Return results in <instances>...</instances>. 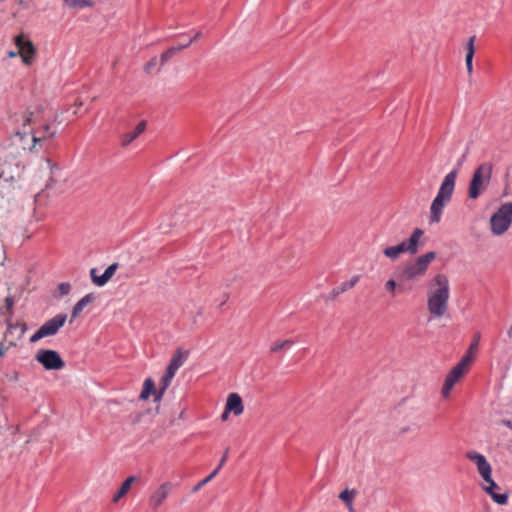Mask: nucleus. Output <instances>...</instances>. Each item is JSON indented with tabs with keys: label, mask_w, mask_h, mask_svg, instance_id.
<instances>
[{
	"label": "nucleus",
	"mask_w": 512,
	"mask_h": 512,
	"mask_svg": "<svg viewBox=\"0 0 512 512\" xmlns=\"http://www.w3.org/2000/svg\"><path fill=\"white\" fill-rule=\"evenodd\" d=\"M39 113H28L24 116L23 131H17L11 137L10 151L8 153L12 156L18 157L22 152L31 150L36 143L39 142L42 135L32 134L31 125H35L38 121Z\"/></svg>",
	"instance_id": "f257e3e1"
},
{
	"label": "nucleus",
	"mask_w": 512,
	"mask_h": 512,
	"mask_svg": "<svg viewBox=\"0 0 512 512\" xmlns=\"http://www.w3.org/2000/svg\"><path fill=\"white\" fill-rule=\"evenodd\" d=\"M457 178V171H450L443 179L436 197L430 207L429 222L439 223L443 214L444 207L450 202Z\"/></svg>",
	"instance_id": "f03ea898"
},
{
	"label": "nucleus",
	"mask_w": 512,
	"mask_h": 512,
	"mask_svg": "<svg viewBox=\"0 0 512 512\" xmlns=\"http://www.w3.org/2000/svg\"><path fill=\"white\" fill-rule=\"evenodd\" d=\"M492 164L484 162L474 171L468 186V197L477 199L489 186L492 176Z\"/></svg>",
	"instance_id": "7ed1b4c3"
},
{
	"label": "nucleus",
	"mask_w": 512,
	"mask_h": 512,
	"mask_svg": "<svg viewBox=\"0 0 512 512\" xmlns=\"http://www.w3.org/2000/svg\"><path fill=\"white\" fill-rule=\"evenodd\" d=\"M512 220V203L503 204L490 219L491 231L495 235L503 234Z\"/></svg>",
	"instance_id": "20e7f679"
},
{
	"label": "nucleus",
	"mask_w": 512,
	"mask_h": 512,
	"mask_svg": "<svg viewBox=\"0 0 512 512\" xmlns=\"http://www.w3.org/2000/svg\"><path fill=\"white\" fill-rule=\"evenodd\" d=\"M19 163L17 157L12 156L6 149L2 155H0V179H4L6 182H12L18 177Z\"/></svg>",
	"instance_id": "39448f33"
},
{
	"label": "nucleus",
	"mask_w": 512,
	"mask_h": 512,
	"mask_svg": "<svg viewBox=\"0 0 512 512\" xmlns=\"http://www.w3.org/2000/svg\"><path fill=\"white\" fill-rule=\"evenodd\" d=\"M35 358L46 370H61L65 367V362L55 350H39Z\"/></svg>",
	"instance_id": "423d86ee"
},
{
	"label": "nucleus",
	"mask_w": 512,
	"mask_h": 512,
	"mask_svg": "<svg viewBox=\"0 0 512 512\" xmlns=\"http://www.w3.org/2000/svg\"><path fill=\"white\" fill-rule=\"evenodd\" d=\"M15 45L18 48V54L26 65H30L35 56V47L33 43L19 34L15 37Z\"/></svg>",
	"instance_id": "0eeeda50"
},
{
	"label": "nucleus",
	"mask_w": 512,
	"mask_h": 512,
	"mask_svg": "<svg viewBox=\"0 0 512 512\" xmlns=\"http://www.w3.org/2000/svg\"><path fill=\"white\" fill-rule=\"evenodd\" d=\"M466 458L476 464L478 473L481 475L484 481L490 480L492 468L485 456L476 451H468L466 453Z\"/></svg>",
	"instance_id": "6e6552de"
},
{
	"label": "nucleus",
	"mask_w": 512,
	"mask_h": 512,
	"mask_svg": "<svg viewBox=\"0 0 512 512\" xmlns=\"http://www.w3.org/2000/svg\"><path fill=\"white\" fill-rule=\"evenodd\" d=\"M173 489V484L169 481L162 483L149 497V506L157 510L168 498Z\"/></svg>",
	"instance_id": "1a4fd4ad"
},
{
	"label": "nucleus",
	"mask_w": 512,
	"mask_h": 512,
	"mask_svg": "<svg viewBox=\"0 0 512 512\" xmlns=\"http://www.w3.org/2000/svg\"><path fill=\"white\" fill-rule=\"evenodd\" d=\"M429 297H449V281L445 275L435 276L431 282Z\"/></svg>",
	"instance_id": "9d476101"
},
{
	"label": "nucleus",
	"mask_w": 512,
	"mask_h": 512,
	"mask_svg": "<svg viewBox=\"0 0 512 512\" xmlns=\"http://www.w3.org/2000/svg\"><path fill=\"white\" fill-rule=\"evenodd\" d=\"M65 322H45L31 337L30 342L35 343L42 338L55 335Z\"/></svg>",
	"instance_id": "9b49d317"
},
{
	"label": "nucleus",
	"mask_w": 512,
	"mask_h": 512,
	"mask_svg": "<svg viewBox=\"0 0 512 512\" xmlns=\"http://www.w3.org/2000/svg\"><path fill=\"white\" fill-rule=\"evenodd\" d=\"M94 300L95 296L93 294L85 295L73 307L71 317L74 319L86 317L88 315V312L91 310V306Z\"/></svg>",
	"instance_id": "f8f14e48"
},
{
	"label": "nucleus",
	"mask_w": 512,
	"mask_h": 512,
	"mask_svg": "<svg viewBox=\"0 0 512 512\" xmlns=\"http://www.w3.org/2000/svg\"><path fill=\"white\" fill-rule=\"evenodd\" d=\"M415 276L416 268L413 265H407L398 274V288L401 290L411 289L413 285L409 284V281H412Z\"/></svg>",
	"instance_id": "ddd939ff"
},
{
	"label": "nucleus",
	"mask_w": 512,
	"mask_h": 512,
	"mask_svg": "<svg viewBox=\"0 0 512 512\" xmlns=\"http://www.w3.org/2000/svg\"><path fill=\"white\" fill-rule=\"evenodd\" d=\"M486 483H488V486L484 487V491L492 498V500L499 504V505H505L507 504L508 502V493L505 492V493H496L495 490L496 489H500L499 486L494 482V480L492 479V477L490 476V480L488 481H485Z\"/></svg>",
	"instance_id": "4468645a"
},
{
	"label": "nucleus",
	"mask_w": 512,
	"mask_h": 512,
	"mask_svg": "<svg viewBox=\"0 0 512 512\" xmlns=\"http://www.w3.org/2000/svg\"><path fill=\"white\" fill-rule=\"evenodd\" d=\"M118 268L117 263H113L110 266L106 268L104 273L101 276L96 275V269H91L90 274L91 278L94 284L97 286H104L115 274L116 270Z\"/></svg>",
	"instance_id": "2eb2a0df"
},
{
	"label": "nucleus",
	"mask_w": 512,
	"mask_h": 512,
	"mask_svg": "<svg viewBox=\"0 0 512 512\" xmlns=\"http://www.w3.org/2000/svg\"><path fill=\"white\" fill-rule=\"evenodd\" d=\"M34 113H39V118L35 125L30 126L31 135L36 134V133L38 135H42L43 137H40L39 142H41L42 140L48 139V138H52L55 135V131H51L50 126L48 124L41 123V112L40 111H35Z\"/></svg>",
	"instance_id": "dca6fc26"
},
{
	"label": "nucleus",
	"mask_w": 512,
	"mask_h": 512,
	"mask_svg": "<svg viewBox=\"0 0 512 512\" xmlns=\"http://www.w3.org/2000/svg\"><path fill=\"white\" fill-rule=\"evenodd\" d=\"M449 297H429L428 307L432 314L442 316L447 308V301Z\"/></svg>",
	"instance_id": "f3484780"
},
{
	"label": "nucleus",
	"mask_w": 512,
	"mask_h": 512,
	"mask_svg": "<svg viewBox=\"0 0 512 512\" xmlns=\"http://www.w3.org/2000/svg\"><path fill=\"white\" fill-rule=\"evenodd\" d=\"M475 40L476 36L473 35L469 37V39L466 42L465 50H466V56H465V65L467 69V73L469 76H472L473 74V57L475 54Z\"/></svg>",
	"instance_id": "a211bd4d"
},
{
	"label": "nucleus",
	"mask_w": 512,
	"mask_h": 512,
	"mask_svg": "<svg viewBox=\"0 0 512 512\" xmlns=\"http://www.w3.org/2000/svg\"><path fill=\"white\" fill-rule=\"evenodd\" d=\"M225 407L227 412H232L235 416H239L244 410L242 398L237 393L228 396Z\"/></svg>",
	"instance_id": "6ab92c4d"
},
{
	"label": "nucleus",
	"mask_w": 512,
	"mask_h": 512,
	"mask_svg": "<svg viewBox=\"0 0 512 512\" xmlns=\"http://www.w3.org/2000/svg\"><path fill=\"white\" fill-rule=\"evenodd\" d=\"M146 128V122L141 121L137 124V126L134 128V130L124 133L121 136V146L127 147L129 144H131L140 134L144 132Z\"/></svg>",
	"instance_id": "aec40b11"
},
{
	"label": "nucleus",
	"mask_w": 512,
	"mask_h": 512,
	"mask_svg": "<svg viewBox=\"0 0 512 512\" xmlns=\"http://www.w3.org/2000/svg\"><path fill=\"white\" fill-rule=\"evenodd\" d=\"M397 249L400 251V254H415L416 253V230H414L408 239L402 241L401 243L395 245Z\"/></svg>",
	"instance_id": "412c9836"
},
{
	"label": "nucleus",
	"mask_w": 512,
	"mask_h": 512,
	"mask_svg": "<svg viewBox=\"0 0 512 512\" xmlns=\"http://www.w3.org/2000/svg\"><path fill=\"white\" fill-rule=\"evenodd\" d=\"M359 276L356 275L350 280L342 282L339 286L335 287L330 293V299H335L340 294L352 289L359 281Z\"/></svg>",
	"instance_id": "4be33fe9"
},
{
	"label": "nucleus",
	"mask_w": 512,
	"mask_h": 512,
	"mask_svg": "<svg viewBox=\"0 0 512 512\" xmlns=\"http://www.w3.org/2000/svg\"><path fill=\"white\" fill-rule=\"evenodd\" d=\"M157 390H158V388L155 387V383H154L153 379L152 378H147L144 381L143 389H142V391L140 393L139 398L141 400H147L150 395H153L154 396V402L157 403L158 402V401H156Z\"/></svg>",
	"instance_id": "5701e85b"
},
{
	"label": "nucleus",
	"mask_w": 512,
	"mask_h": 512,
	"mask_svg": "<svg viewBox=\"0 0 512 512\" xmlns=\"http://www.w3.org/2000/svg\"><path fill=\"white\" fill-rule=\"evenodd\" d=\"M191 44H192V40H188L187 44H181L177 47H171L168 50H166L165 52H163L160 57L161 65L166 64L172 57H174L177 53H179L183 49H186L187 47H189Z\"/></svg>",
	"instance_id": "b1692460"
},
{
	"label": "nucleus",
	"mask_w": 512,
	"mask_h": 512,
	"mask_svg": "<svg viewBox=\"0 0 512 512\" xmlns=\"http://www.w3.org/2000/svg\"><path fill=\"white\" fill-rule=\"evenodd\" d=\"M436 253L431 251L423 256L418 257V276L426 272L428 265L435 260Z\"/></svg>",
	"instance_id": "393cba45"
},
{
	"label": "nucleus",
	"mask_w": 512,
	"mask_h": 512,
	"mask_svg": "<svg viewBox=\"0 0 512 512\" xmlns=\"http://www.w3.org/2000/svg\"><path fill=\"white\" fill-rule=\"evenodd\" d=\"M136 480V477H128L120 486L119 490L115 493L112 498L113 503H117L122 497H124L130 490L132 483Z\"/></svg>",
	"instance_id": "a878e982"
},
{
	"label": "nucleus",
	"mask_w": 512,
	"mask_h": 512,
	"mask_svg": "<svg viewBox=\"0 0 512 512\" xmlns=\"http://www.w3.org/2000/svg\"><path fill=\"white\" fill-rule=\"evenodd\" d=\"M172 379L173 377L167 375L166 373L163 374V376L160 379L159 388L157 390L156 401L162 400L166 390L168 389L172 382Z\"/></svg>",
	"instance_id": "bb28decb"
},
{
	"label": "nucleus",
	"mask_w": 512,
	"mask_h": 512,
	"mask_svg": "<svg viewBox=\"0 0 512 512\" xmlns=\"http://www.w3.org/2000/svg\"><path fill=\"white\" fill-rule=\"evenodd\" d=\"M187 356V351L182 352L181 350H177V352L173 355L168 365L174 368L175 370H178L184 364Z\"/></svg>",
	"instance_id": "cd10ccee"
},
{
	"label": "nucleus",
	"mask_w": 512,
	"mask_h": 512,
	"mask_svg": "<svg viewBox=\"0 0 512 512\" xmlns=\"http://www.w3.org/2000/svg\"><path fill=\"white\" fill-rule=\"evenodd\" d=\"M15 297L10 293L5 298V304L0 309V314L2 316H9L11 314V310L15 304Z\"/></svg>",
	"instance_id": "c85d7f7f"
},
{
	"label": "nucleus",
	"mask_w": 512,
	"mask_h": 512,
	"mask_svg": "<svg viewBox=\"0 0 512 512\" xmlns=\"http://www.w3.org/2000/svg\"><path fill=\"white\" fill-rule=\"evenodd\" d=\"M459 380L453 378L451 375H447L445 378L444 385L442 387V395L443 397H447L450 394L451 389Z\"/></svg>",
	"instance_id": "c756f323"
},
{
	"label": "nucleus",
	"mask_w": 512,
	"mask_h": 512,
	"mask_svg": "<svg viewBox=\"0 0 512 512\" xmlns=\"http://www.w3.org/2000/svg\"><path fill=\"white\" fill-rule=\"evenodd\" d=\"M71 291V285L67 282H63L57 285L56 290L54 292V297L59 298L66 296Z\"/></svg>",
	"instance_id": "7c9ffc66"
},
{
	"label": "nucleus",
	"mask_w": 512,
	"mask_h": 512,
	"mask_svg": "<svg viewBox=\"0 0 512 512\" xmlns=\"http://www.w3.org/2000/svg\"><path fill=\"white\" fill-rule=\"evenodd\" d=\"M69 7H91L93 6L92 0H62Z\"/></svg>",
	"instance_id": "2f4dec72"
},
{
	"label": "nucleus",
	"mask_w": 512,
	"mask_h": 512,
	"mask_svg": "<svg viewBox=\"0 0 512 512\" xmlns=\"http://www.w3.org/2000/svg\"><path fill=\"white\" fill-rule=\"evenodd\" d=\"M354 495L355 490L349 491L348 489H345L339 494V498L346 504L348 508H351Z\"/></svg>",
	"instance_id": "473e14b6"
},
{
	"label": "nucleus",
	"mask_w": 512,
	"mask_h": 512,
	"mask_svg": "<svg viewBox=\"0 0 512 512\" xmlns=\"http://www.w3.org/2000/svg\"><path fill=\"white\" fill-rule=\"evenodd\" d=\"M293 343L294 342L292 340L276 341L271 345L270 350L271 352H277L281 349L291 347Z\"/></svg>",
	"instance_id": "72a5a7b5"
},
{
	"label": "nucleus",
	"mask_w": 512,
	"mask_h": 512,
	"mask_svg": "<svg viewBox=\"0 0 512 512\" xmlns=\"http://www.w3.org/2000/svg\"><path fill=\"white\" fill-rule=\"evenodd\" d=\"M383 254L391 260H397L401 256L400 251L396 246L386 247L383 250Z\"/></svg>",
	"instance_id": "f704fd0d"
},
{
	"label": "nucleus",
	"mask_w": 512,
	"mask_h": 512,
	"mask_svg": "<svg viewBox=\"0 0 512 512\" xmlns=\"http://www.w3.org/2000/svg\"><path fill=\"white\" fill-rule=\"evenodd\" d=\"M218 474V469H214L207 477H205L203 480H201L198 484H196L192 491L197 492L199 491L204 485L209 483L216 475Z\"/></svg>",
	"instance_id": "c9c22d12"
},
{
	"label": "nucleus",
	"mask_w": 512,
	"mask_h": 512,
	"mask_svg": "<svg viewBox=\"0 0 512 512\" xmlns=\"http://www.w3.org/2000/svg\"><path fill=\"white\" fill-rule=\"evenodd\" d=\"M473 361V353H469L468 351L466 354L462 357L459 363H457L460 367H462L464 370L472 363Z\"/></svg>",
	"instance_id": "e433bc0d"
},
{
	"label": "nucleus",
	"mask_w": 512,
	"mask_h": 512,
	"mask_svg": "<svg viewBox=\"0 0 512 512\" xmlns=\"http://www.w3.org/2000/svg\"><path fill=\"white\" fill-rule=\"evenodd\" d=\"M480 338H481L480 332H475L473 341L471 342V344L467 350L469 353H474L478 350Z\"/></svg>",
	"instance_id": "4c0bfd02"
},
{
	"label": "nucleus",
	"mask_w": 512,
	"mask_h": 512,
	"mask_svg": "<svg viewBox=\"0 0 512 512\" xmlns=\"http://www.w3.org/2000/svg\"><path fill=\"white\" fill-rule=\"evenodd\" d=\"M464 373H465V370L462 367H460L458 364H456V366H454L448 374L451 375L453 378H456L459 380L460 378H462Z\"/></svg>",
	"instance_id": "58836bf2"
},
{
	"label": "nucleus",
	"mask_w": 512,
	"mask_h": 512,
	"mask_svg": "<svg viewBox=\"0 0 512 512\" xmlns=\"http://www.w3.org/2000/svg\"><path fill=\"white\" fill-rule=\"evenodd\" d=\"M157 66V57H153L150 59L149 62H147L144 66V71L147 73V74H150L153 72V70L155 69V67Z\"/></svg>",
	"instance_id": "ea45409f"
},
{
	"label": "nucleus",
	"mask_w": 512,
	"mask_h": 512,
	"mask_svg": "<svg viewBox=\"0 0 512 512\" xmlns=\"http://www.w3.org/2000/svg\"><path fill=\"white\" fill-rule=\"evenodd\" d=\"M396 286H398V284H396V282L394 280H388L385 284V288L387 291H390V292H394Z\"/></svg>",
	"instance_id": "a19ab883"
},
{
	"label": "nucleus",
	"mask_w": 512,
	"mask_h": 512,
	"mask_svg": "<svg viewBox=\"0 0 512 512\" xmlns=\"http://www.w3.org/2000/svg\"><path fill=\"white\" fill-rule=\"evenodd\" d=\"M228 449L225 451V453L223 454L221 460H220V463L219 465L215 468V469H218V472L220 471V469L223 467V465L225 464L226 460H227V457H228Z\"/></svg>",
	"instance_id": "79ce46f5"
},
{
	"label": "nucleus",
	"mask_w": 512,
	"mask_h": 512,
	"mask_svg": "<svg viewBox=\"0 0 512 512\" xmlns=\"http://www.w3.org/2000/svg\"><path fill=\"white\" fill-rule=\"evenodd\" d=\"M176 371L177 370L168 365L164 373L174 378Z\"/></svg>",
	"instance_id": "37998d69"
},
{
	"label": "nucleus",
	"mask_w": 512,
	"mask_h": 512,
	"mask_svg": "<svg viewBox=\"0 0 512 512\" xmlns=\"http://www.w3.org/2000/svg\"><path fill=\"white\" fill-rule=\"evenodd\" d=\"M502 424L509 429H512V421L511 420H503Z\"/></svg>",
	"instance_id": "c03bdc74"
},
{
	"label": "nucleus",
	"mask_w": 512,
	"mask_h": 512,
	"mask_svg": "<svg viewBox=\"0 0 512 512\" xmlns=\"http://www.w3.org/2000/svg\"><path fill=\"white\" fill-rule=\"evenodd\" d=\"M67 319V315H57L56 317H54L52 320H61V321H64Z\"/></svg>",
	"instance_id": "a18cd8bd"
},
{
	"label": "nucleus",
	"mask_w": 512,
	"mask_h": 512,
	"mask_svg": "<svg viewBox=\"0 0 512 512\" xmlns=\"http://www.w3.org/2000/svg\"><path fill=\"white\" fill-rule=\"evenodd\" d=\"M229 413H230V412H227V408L225 407V410H224V412H223V413H222V415H221V419H222V420H227V418H228V414H229Z\"/></svg>",
	"instance_id": "49530a36"
},
{
	"label": "nucleus",
	"mask_w": 512,
	"mask_h": 512,
	"mask_svg": "<svg viewBox=\"0 0 512 512\" xmlns=\"http://www.w3.org/2000/svg\"><path fill=\"white\" fill-rule=\"evenodd\" d=\"M201 36H202L201 32H197V33L195 34V36H194L193 38H191L190 40H192V42H193V41H195V40L199 39Z\"/></svg>",
	"instance_id": "de8ad7c7"
},
{
	"label": "nucleus",
	"mask_w": 512,
	"mask_h": 512,
	"mask_svg": "<svg viewBox=\"0 0 512 512\" xmlns=\"http://www.w3.org/2000/svg\"><path fill=\"white\" fill-rule=\"evenodd\" d=\"M17 55H19L18 51L17 52L11 51V52L8 53V57H10V58L15 57Z\"/></svg>",
	"instance_id": "09e8293b"
},
{
	"label": "nucleus",
	"mask_w": 512,
	"mask_h": 512,
	"mask_svg": "<svg viewBox=\"0 0 512 512\" xmlns=\"http://www.w3.org/2000/svg\"><path fill=\"white\" fill-rule=\"evenodd\" d=\"M5 353V349L0 346V357L3 356Z\"/></svg>",
	"instance_id": "8fccbe9b"
},
{
	"label": "nucleus",
	"mask_w": 512,
	"mask_h": 512,
	"mask_svg": "<svg viewBox=\"0 0 512 512\" xmlns=\"http://www.w3.org/2000/svg\"><path fill=\"white\" fill-rule=\"evenodd\" d=\"M417 234H418V239H419L420 236L422 235V231L418 229Z\"/></svg>",
	"instance_id": "3c124183"
},
{
	"label": "nucleus",
	"mask_w": 512,
	"mask_h": 512,
	"mask_svg": "<svg viewBox=\"0 0 512 512\" xmlns=\"http://www.w3.org/2000/svg\"><path fill=\"white\" fill-rule=\"evenodd\" d=\"M348 509H349V512H354L353 505L351 506V508H348Z\"/></svg>",
	"instance_id": "603ef678"
}]
</instances>
